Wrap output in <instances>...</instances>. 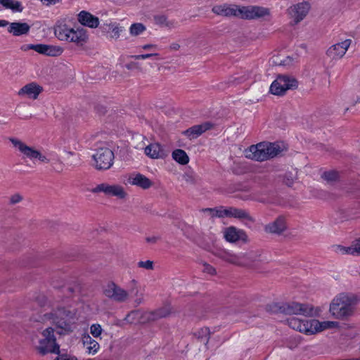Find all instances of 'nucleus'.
<instances>
[{
	"label": "nucleus",
	"mask_w": 360,
	"mask_h": 360,
	"mask_svg": "<svg viewBox=\"0 0 360 360\" xmlns=\"http://www.w3.org/2000/svg\"><path fill=\"white\" fill-rule=\"evenodd\" d=\"M82 342L85 348L86 353L89 355H95L100 350L99 343L89 334H84L82 335Z\"/></svg>",
	"instance_id": "5701e85b"
},
{
	"label": "nucleus",
	"mask_w": 360,
	"mask_h": 360,
	"mask_svg": "<svg viewBox=\"0 0 360 360\" xmlns=\"http://www.w3.org/2000/svg\"><path fill=\"white\" fill-rule=\"evenodd\" d=\"M179 48H180V45L176 42H174L170 44V49L172 50L177 51L179 49Z\"/></svg>",
	"instance_id": "864d4df0"
},
{
	"label": "nucleus",
	"mask_w": 360,
	"mask_h": 360,
	"mask_svg": "<svg viewBox=\"0 0 360 360\" xmlns=\"http://www.w3.org/2000/svg\"><path fill=\"white\" fill-rule=\"evenodd\" d=\"M158 56V53H147V54H141V55H136L132 56L131 58H135L136 60H145L153 56Z\"/></svg>",
	"instance_id": "a18cd8bd"
},
{
	"label": "nucleus",
	"mask_w": 360,
	"mask_h": 360,
	"mask_svg": "<svg viewBox=\"0 0 360 360\" xmlns=\"http://www.w3.org/2000/svg\"><path fill=\"white\" fill-rule=\"evenodd\" d=\"M220 257L231 264L236 265H248L254 259L252 253H240L236 255L231 252L224 251L221 253Z\"/></svg>",
	"instance_id": "4468645a"
},
{
	"label": "nucleus",
	"mask_w": 360,
	"mask_h": 360,
	"mask_svg": "<svg viewBox=\"0 0 360 360\" xmlns=\"http://www.w3.org/2000/svg\"><path fill=\"white\" fill-rule=\"evenodd\" d=\"M202 271L210 275H214L216 274V269L207 263L203 264Z\"/></svg>",
	"instance_id": "37998d69"
},
{
	"label": "nucleus",
	"mask_w": 360,
	"mask_h": 360,
	"mask_svg": "<svg viewBox=\"0 0 360 360\" xmlns=\"http://www.w3.org/2000/svg\"><path fill=\"white\" fill-rule=\"evenodd\" d=\"M360 103V96H357L355 103Z\"/></svg>",
	"instance_id": "052dcab7"
},
{
	"label": "nucleus",
	"mask_w": 360,
	"mask_h": 360,
	"mask_svg": "<svg viewBox=\"0 0 360 360\" xmlns=\"http://www.w3.org/2000/svg\"><path fill=\"white\" fill-rule=\"evenodd\" d=\"M153 20L155 24L161 27L171 30L178 27V22L175 20H170L164 15H155Z\"/></svg>",
	"instance_id": "7c9ffc66"
},
{
	"label": "nucleus",
	"mask_w": 360,
	"mask_h": 360,
	"mask_svg": "<svg viewBox=\"0 0 360 360\" xmlns=\"http://www.w3.org/2000/svg\"><path fill=\"white\" fill-rule=\"evenodd\" d=\"M350 249V246L349 247H344L342 245H337L335 247V251L338 253L342 254V255H351V253L349 252Z\"/></svg>",
	"instance_id": "79ce46f5"
},
{
	"label": "nucleus",
	"mask_w": 360,
	"mask_h": 360,
	"mask_svg": "<svg viewBox=\"0 0 360 360\" xmlns=\"http://www.w3.org/2000/svg\"><path fill=\"white\" fill-rule=\"evenodd\" d=\"M225 240L229 243H236L239 240L247 242L248 240L246 233L235 226H229L223 230Z\"/></svg>",
	"instance_id": "f3484780"
},
{
	"label": "nucleus",
	"mask_w": 360,
	"mask_h": 360,
	"mask_svg": "<svg viewBox=\"0 0 360 360\" xmlns=\"http://www.w3.org/2000/svg\"><path fill=\"white\" fill-rule=\"evenodd\" d=\"M194 336L205 344L207 343L210 337V330L208 328H202L194 332Z\"/></svg>",
	"instance_id": "f704fd0d"
},
{
	"label": "nucleus",
	"mask_w": 360,
	"mask_h": 360,
	"mask_svg": "<svg viewBox=\"0 0 360 360\" xmlns=\"http://www.w3.org/2000/svg\"><path fill=\"white\" fill-rule=\"evenodd\" d=\"M204 212L207 213L211 217H216L217 208H206L202 210Z\"/></svg>",
	"instance_id": "8fccbe9b"
},
{
	"label": "nucleus",
	"mask_w": 360,
	"mask_h": 360,
	"mask_svg": "<svg viewBox=\"0 0 360 360\" xmlns=\"http://www.w3.org/2000/svg\"><path fill=\"white\" fill-rule=\"evenodd\" d=\"M103 32H106L109 37L117 39L124 32V27L116 22L105 23L101 27Z\"/></svg>",
	"instance_id": "bb28decb"
},
{
	"label": "nucleus",
	"mask_w": 360,
	"mask_h": 360,
	"mask_svg": "<svg viewBox=\"0 0 360 360\" xmlns=\"http://www.w3.org/2000/svg\"><path fill=\"white\" fill-rule=\"evenodd\" d=\"M59 0H41V1L42 2L43 4L46 5V6H51V5H54L56 4L57 2H58Z\"/></svg>",
	"instance_id": "3c124183"
},
{
	"label": "nucleus",
	"mask_w": 360,
	"mask_h": 360,
	"mask_svg": "<svg viewBox=\"0 0 360 360\" xmlns=\"http://www.w3.org/2000/svg\"><path fill=\"white\" fill-rule=\"evenodd\" d=\"M212 12L217 15L231 17H238V6L237 5H216L212 9Z\"/></svg>",
	"instance_id": "393cba45"
},
{
	"label": "nucleus",
	"mask_w": 360,
	"mask_h": 360,
	"mask_svg": "<svg viewBox=\"0 0 360 360\" xmlns=\"http://www.w3.org/2000/svg\"><path fill=\"white\" fill-rule=\"evenodd\" d=\"M54 360H78L77 357L69 354L58 355Z\"/></svg>",
	"instance_id": "de8ad7c7"
},
{
	"label": "nucleus",
	"mask_w": 360,
	"mask_h": 360,
	"mask_svg": "<svg viewBox=\"0 0 360 360\" xmlns=\"http://www.w3.org/2000/svg\"><path fill=\"white\" fill-rule=\"evenodd\" d=\"M288 326L300 333L306 335H314L322 332L328 328L338 327V322L325 321H319L316 319H301L297 317H291L287 320Z\"/></svg>",
	"instance_id": "7ed1b4c3"
},
{
	"label": "nucleus",
	"mask_w": 360,
	"mask_h": 360,
	"mask_svg": "<svg viewBox=\"0 0 360 360\" xmlns=\"http://www.w3.org/2000/svg\"><path fill=\"white\" fill-rule=\"evenodd\" d=\"M8 140L12 143L13 146L20 153L23 158L29 159L33 162H35L37 160L44 163H49L51 160L60 162L57 155L54 156L51 160L49 159L39 150L34 147L27 146L18 139L9 137Z\"/></svg>",
	"instance_id": "39448f33"
},
{
	"label": "nucleus",
	"mask_w": 360,
	"mask_h": 360,
	"mask_svg": "<svg viewBox=\"0 0 360 360\" xmlns=\"http://www.w3.org/2000/svg\"><path fill=\"white\" fill-rule=\"evenodd\" d=\"M285 183L287 185L291 186V184H292V180L290 181L288 178H286Z\"/></svg>",
	"instance_id": "bf43d9fd"
},
{
	"label": "nucleus",
	"mask_w": 360,
	"mask_h": 360,
	"mask_svg": "<svg viewBox=\"0 0 360 360\" xmlns=\"http://www.w3.org/2000/svg\"><path fill=\"white\" fill-rule=\"evenodd\" d=\"M289 180H290V181H291V180H292V181H293L292 178V179H291V178H289Z\"/></svg>",
	"instance_id": "680f3d73"
},
{
	"label": "nucleus",
	"mask_w": 360,
	"mask_h": 360,
	"mask_svg": "<svg viewBox=\"0 0 360 360\" xmlns=\"http://www.w3.org/2000/svg\"><path fill=\"white\" fill-rule=\"evenodd\" d=\"M351 43L352 40L349 39L338 42L328 49L327 55L333 60H338L345 55Z\"/></svg>",
	"instance_id": "a211bd4d"
},
{
	"label": "nucleus",
	"mask_w": 360,
	"mask_h": 360,
	"mask_svg": "<svg viewBox=\"0 0 360 360\" xmlns=\"http://www.w3.org/2000/svg\"><path fill=\"white\" fill-rule=\"evenodd\" d=\"M39 321L49 323L54 328L50 326L41 331L39 344L35 346L36 349L41 355L58 353L59 345L56 343L54 330L59 335L72 333L77 327V311L66 302H63L53 307L51 311L43 314Z\"/></svg>",
	"instance_id": "f257e3e1"
},
{
	"label": "nucleus",
	"mask_w": 360,
	"mask_h": 360,
	"mask_svg": "<svg viewBox=\"0 0 360 360\" xmlns=\"http://www.w3.org/2000/svg\"><path fill=\"white\" fill-rule=\"evenodd\" d=\"M311 9V4L307 1H302L290 6L287 13L295 24L303 20Z\"/></svg>",
	"instance_id": "f8f14e48"
},
{
	"label": "nucleus",
	"mask_w": 360,
	"mask_h": 360,
	"mask_svg": "<svg viewBox=\"0 0 360 360\" xmlns=\"http://www.w3.org/2000/svg\"><path fill=\"white\" fill-rule=\"evenodd\" d=\"M103 295L110 300L119 303L127 302L130 297L127 290L113 282L108 283L104 287Z\"/></svg>",
	"instance_id": "1a4fd4ad"
},
{
	"label": "nucleus",
	"mask_w": 360,
	"mask_h": 360,
	"mask_svg": "<svg viewBox=\"0 0 360 360\" xmlns=\"http://www.w3.org/2000/svg\"><path fill=\"white\" fill-rule=\"evenodd\" d=\"M91 191L94 193H103L105 195L116 197L119 199H124L127 195L123 186L119 184L102 183L94 187Z\"/></svg>",
	"instance_id": "ddd939ff"
},
{
	"label": "nucleus",
	"mask_w": 360,
	"mask_h": 360,
	"mask_svg": "<svg viewBox=\"0 0 360 360\" xmlns=\"http://www.w3.org/2000/svg\"><path fill=\"white\" fill-rule=\"evenodd\" d=\"M226 217L243 220L246 224L254 222L253 218L245 210L232 207H227Z\"/></svg>",
	"instance_id": "c85d7f7f"
},
{
	"label": "nucleus",
	"mask_w": 360,
	"mask_h": 360,
	"mask_svg": "<svg viewBox=\"0 0 360 360\" xmlns=\"http://www.w3.org/2000/svg\"><path fill=\"white\" fill-rule=\"evenodd\" d=\"M138 266L146 270H153L154 269L153 262L151 260L140 261L138 262Z\"/></svg>",
	"instance_id": "ea45409f"
},
{
	"label": "nucleus",
	"mask_w": 360,
	"mask_h": 360,
	"mask_svg": "<svg viewBox=\"0 0 360 360\" xmlns=\"http://www.w3.org/2000/svg\"><path fill=\"white\" fill-rule=\"evenodd\" d=\"M270 15L269 8L258 6H238V18L247 20L261 18Z\"/></svg>",
	"instance_id": "9d476101"
},
{
	"label": "nucleus",
	"mask_w": 360,
	"mask_h": 360,
	"mask_svg": "<svg viewBox=\"0 0 360 360\" xmlns=\"http://www.w3.org/2000/svg\"><path fill=\"white\" fill-rule=\"evenodd\" d=\"M131 292H134V302L138 304H141L143 300V293L139 290V288L138 287L132 288Z\"/></svg>",
	"instance_id": "4c0bfd02"
},
{
	"label": "nucleus",
	"mask_w": 360,
	"mask_h": 360,
	"mask_svg": "<svg viewBox=\"0 0 360 360\" xmlns=\"http://www.w3.org/2000/svg\"><path fill=\"white\" fill-rule=\"evenodd\" d=\"M8 25V21L5 20H0V27H6Z\"/></svg>",
	"instance_id": "4d7b16f0"
},
{
	"label": "nucleus",
	"mask_w": 360,
	"mask_h": 360,
	"mask_svg": "<svg viewBox=\"0 0 360 360\" xmlns=\"http://www.w3.org/2000/svg\"><path fill=\"white\" fill-rule=\"evenodd\" d=\"M46 302V298L44 296H42L41 297L38 298V302L41 305L44 306Z\"/></svg>",
	"instance_id": "5fc2aeb1"
},
{
	"label": "nucleus",
	"mask_w": 360,
	"mask_h": 360,
	"mask_svg": "<svg viewBox=\"0 0 360 360\" xmlns=\"http://www.w3.org/2000/svg\"><path fill=\"white\" fill-rule=\"evenodd\" d=\"M90 334L94 338H99L101 339V335L103 331L101 326L98 323H94L91 325L90 328Z\"/></svg>",
	"instance_id": "c9c22d12"
},
{
	"label": "nucleus",
	"mask_w": 360,
	"mask_h": 360,
	"mask_svg": "<svg viewBox=\"0 0 360 360\" xmlns=\"http://www.w3.org/2000/svg\"><path fill=\"white\" fill-rule=\"evenodd\" d=\"M78 22L83 26L89 28H96L99 25V19L98 17L94 16L89 12L82 11L77 16Z\"/></svg>",
	"instance_id": "412c9836"
},
{
	"label": "nucleus",
	"mask_w": 360,
	"mask_h": 360,
	"mask_svg": "<svg viewBox=\"0 0 360 360\" xmlns=\"http://www.w3.org/2000/svg\"><path fill=\"white\" fill-rule=\"evenodd\" d=\"M212 125L209 122H205L202 124L195 125L186 131H184V134L190 139H196L199 136H200L202 133L206 131L207 130L211 128Z\"/></svg>",
	"instance_id": "c756f323"
},
{
	"label": "nucleus",
	"mask_w": 360,
	"mask_h": 360,
	"mask_svg": "<svg viewBox=\"0 0 360 360\" xmlns=\"http://www.w3.org/2000/svg\"><path fill=\"white\" fill-rule=\"evenodd\" d=\"M155 47H156V46L154 44H146V45L143 46V49H154Z\"/></svg>",
	"instance_id": "6e6d98bb"
},
{
	"label": "nucleus",
	"mask_w": 360,
	"mask_h": 360,
	"mask_svg": "<svg viewBox=\"0 0 360 360\" xmlns=\"http://www.w3.org/2000/svg\"><path fill=\"white\" fill-rule=\"evenodd\" d=\"M338 176V174L335 171L326 172L322 175V177L328 181H335L337 179Z\"/></svg>",
	"instance_id": "58836bf2"
},
{
	"label": "nucleus",
	"mask_w": 360,
	"mask_h": 360,
	"mask_svg": "<svg viewBox=\"0 0 360 360\" xmlns=\"http://www.w3.org/2000/svg\"><path fill=\"white\" fill-rule=\"evenodd\" d=\"M186 181L187 182H193V179L192 176H187V178L186 179Z\"/></svg>",
	"instance_id": "13d9d810"
},
{
	"label": "nucleus",
	"mask_w": 360,
	"mask_h": 360,
	"mask_svg": "<svg viewBox=\"0 0 360 360\" xmlns=\"http://www.w3.org/2000/svg\"><path fill=\"white\" fill-rule=\"evenodd\" d=\"M0 360H1V359H0Z\"/></svg>",
	"instance_id": "0e129e2a"
},
{
	"label": "nucleus",
	"mask_w": 360,
	"mask_h": 360,
	"mask_svg": "<svg viewBox=\"0 0 360 360\" xmlns=\"http://www.w3.org/2000/svg\"><path fill=\"white\" fill-rule=\"evenodd\" d=\"M349 252L352 255H360V238L352 242Z\"/></svg>",
	"instance_id": "e433bc0d"
},
{
	"label": "nucleus",
	"mask_w": 360,
	"mask_h": 360,
	"mask_svg": "<svg viewBox=\"0 0 360 360\" xmlns=\"http://www.w3.org/2000/svg\"><path fill=\"white\" fill-rule=\"evenodd\" d=\"M287 150L283 143L261 142L245 150L247 158L256 161H264L274 158Z\"/></svg>",
	"instance_id": "f03ea898"
},
{
	"label": "nucleus",
	"mask_w": 360,
	"mask_h": 360,
	"mask_svg": "<svg viewBox=\"0 0 360 360\" xmlns=\"http://www.w3.org/2000/svg\"><path fill=\"white\" fill-rule=\"evenodd\" d=\"M287 311L290 314H300L303 316H311L313 314V308L308 305L293 302L288 306Z\"/></svg>",
	"instance_id": "a878e982"
},
{
	"label": "nucleus",
	"mask_w": 360,
	"mask_h": 360,
	"mask_svg": "<svg viewBox=\"0 0 360 360\" xmlns=\"http://www.w3.org/2000/svg\"><path fill=\"white\" fill-rule=\"evenodd\" d=\"M23 200V197L19 193H15L9 198L11 205H15L20 202Z\"/></svg>",
	"instance_id": "a19ab883"
},
{
	"label": "nucleus",
	"mask_w": 360,
	"mask_h": 360,
	"mask_svg": "<svg viewBox=\"0 0 360 360\" xmlns=\"http://www.w3.org/2000/svg\"><path fill=\"white\" fill-rule=\"evenodd\" d=\"M8 32L15 37L27 34L31 27L27 22H8Z\"/></svg>",
	"instance_id": "b1692460"
},
{
	"label": "nucleus",
	"mask_w": 360,
	"mask_h": 360,
	"mask_svg": "<svg viewBox=\"0 0 360 360\" xmlns=\"http://www.w3.org/2000/svg\"><path fill=\"white\" fill-rule=\"evenodd\" d=\"M94 166L96 169L105 170L110 169L113 165L114 153L106 146H103L96 149L92 155Z\"/></svg>",
	"instance_id": "0eeeda50"
},
{
	"label": "nucleus",
	"mask_w": 360,
	"mask_h": 360,
	"mask_svg": "<svg viewBox=\"0 0 360 360\" xmlns=\"http://www.w3.org/2000/svg\"><path fill=\"white\" fill-rule=\"evenodd\" d=\"M169 314L167 309H160L155 311H132L129 313L124 320L129 323H145L166 317Z\"/></svg>",
	"instance_id": "423d86ee"
},
{
	"label": "nucleus",
	"mask_w": 360,
	"mask_h": 360,
	"mask_svg": "<svg viewBox=\"0 0 360 360\" xmlns=\"http://www.w3.org/2000/svg\"><path fill=\"white\" fill-rule=\"evenodd\" d=\"M172 158L181 165H186L189 162V158L186 153L181 149L175 150L172 153Z\"/></svg>",
	"instance_id": "473e14b6"
},
{
	"label": "nucleus",
	"mask_w": 360,
	"mask_h": 360,
	"mask_svg": "<svg viewBox=\"0 0 360 360\" xmlns=\"http://www.w3.org/2000/svg\"><path fill=\"white\" fill-rule=\"evenodd\" d=\"M160 240V237L159 236H149L146 238V242L150 244H155Z\"/></svg>",
	"instance_id": "49530a36"
},
{
	"label": "nucleus",
	"mask_w": 360,
	"mask_h": 360,
	"mask_svg": "<svg viewBox=\"0 0 360 360\" xmlns=\"http://www.w3.org/2000/svg\"><path fill=\"white\" fill-rule=\"evenodd\" d=\"M42 91V87L39 84L31 82L22 86L18 91L20 96H26L29 98L37 99Z\"/></svg>",
	"instance_id": "aec40b11"
},
{
	"label": "nucleus",
	"mask_w": 360,
	"mask_h": 360,
	"mask_svg": "<svg viewBox=\"0 0 360 360\" xmlns=\"http://www.w3.org/2000/svg\"><path fill=\"white\" fill-rule=\"evenodd\" d=\"M143 149L145 154L152 159L162 158L166 155L165 150L158 143H150Z\"/></svg>",
	"instance_id": "cd10ccee"
},
{
	"label": "nucleus",
	"mask_w": 360,
	"mask_h": 360,
	"mask_svg": "<svg viewBox=\"0 0 360 360\" xmlns=\"http://www.w3.org/2000/svg\"><path fill=\"white\" fill-rule=\"evenodd\" d=\"M286 228L285 218L283 216H279L274 221L266 224L264 227V230L269 233L281 234Z\"/></svg>",
	"instance_id": "4be33fe9"
},
{
	"label": "nucleus",
	"mask_w": 360,
	"mask_h": 360,
	"mask_svg": "<svg viewBox=\"0 0 360 360\" xmlns=\"http://www.w3.org/2000/svg\"><path fill=\"white\" fill-rule=\"evenodd\" d=\"M127 184L139 187L143 190L150 188L153 182L145 175L139 172H132L127 177Z\"/></svg>",
	"instance_id": "2eb2a0df"
},
{
	"label": "nucleus",
	"mask_w": 360,
	"mask_h": 360,
	"mask_svg": "<svg viewBox=\"0 0 360 360\" xmlns=\"http://www.w3.org/2000/svg\"><path fill=\"white\" fill-rule=\"evenodd\" d=\"M89 41V34L86 29L82 27H73L68 43H72L77 46H84Z\"/></svg>",
	"instance_id": "dca6fc26"
},
{
	"label": "nucleus",
	"mask_w": 360,
	"mask_h": 360,
	"mask_svg": "<svg viewBox=\"0 0 360 360\" xmlns=\"http://www.w3.org/2000/svg\"><path fill=\"white\" fill-rule=\"evenodd\" d=\"M146 30V27L141 22L133 23L132 25H131L129 30V34L132 37L139 36L143 34Z\"/></svg>",
	"instance_id": "72a5a7b5"
},
{
	"label": "nucleus",
	"mask_w": 360,
	"mask_h": 360,
	"mask_svg": "<svg viewBox=\"0 0 360 360\" xmlns=\"http://www.w3.org/2000/svg\"><path fill=\"white\" fill-rule=\"evenodd\" d=\"M20 50L22 51L34 50L40 54L53 57L60 56L64 51L63 48L60 46L43 44H23L20 46Z\"/></svg>",
	"instance_id": "9b49d317"
},
{
	"label": "nucleus",
	"mask_w": 360,
	"mask_h": 360,
	"mask_svg": "<svg viewBox=\"0 0 360 360\" xmlns=\"http://www.w3.org/2000/svg\"><path fill=\"white\" fill-rule=\"evenodd\" d=\"M2 8L16 12H21L23 8L21 3L16 0H0V11Z\"/></svg>",
	"instance_id": "2f4dec72"
},
{
	"label": "nucleus",
	"mask_w": 360,
	"mask_h": 360,
	"mask_svg": "<svg viewBox=\"0 0 360 360\" xmlns=\"http://www.w3.org/2000/svg\"><path fill=\"white\" fill-rule=\"evenodd\" d=\"M249 78H250V75L249 74L244 75L243 76L234 77V79H233V82L236 83V84H238V83H241V82H243L249 79Z\"/></svg>",
	"instance_id": "09e8293b"
},
{
	"label": "nucleus",
	"mask_w": 360,
	"mask_h": 360,
	"mask_svg": "<svg viewBox=\"0 0 360 360\" xmlns=\"http://www.w3.org/2000/svg\"><path fill=\"white\" fill-rule=\"evenodd\" d=\"M358 301V297L354 294L340 293L333 299L329 311L335 318L345 319L353 314Z\"/></svg>",
	"instance_id": "20e7f679"
},
{
	"label": "nucleus",
	"mask_w": 360,
	"mask_h": 360,
	"mask_svg": "<svg viewBox=\"0 0 360 360\" xmlns=\"http://www.w3.org/2000/svg\"><path fill=\"white\" fill-rule=\"evenodd\" d=\"M127 68L128 70H132V69H135V68H138V64L136 63H128L127 65H126Z\"/></svg>",
	"instance_id": "603ef678"
},
{
	"label": "nucleus",
	"mask_w": 360,
	"mask_h": 360,
	"mask_svg": "<svg viewBox=\"0 0 360 360\" xmlns=\"http://www.w3.org/2000/svg\"><path fill=\"white\" fill-rule=\"evenodd\" d=\"M216 217H227V207H220L217 208Z\"/></svg>",
	"instance_id": "c03bdc74"
},
{
	"label": "nucleus",
	"mask_w": 360,
	"mask_h": 360,
	"mask_svg": "<svg viewBox=\"0 0 360 360\" xmlns=\"http://www.w3.org/2000/svg\"><path fill=\"white\" fill-rule=\"evenodd\" d=\"M72 28L65 20H58L53 27L54 35L58 40L67 42Z\"/></svg>",
	"instance_id": "6ab92c4d"
},
{
	"label": "nucleus",
	"mask_w": 360,
	"mask_h": 360,
	"mask_svg": "<svg viewBox=\"0 0 360 360\" xmlns=\"http://www.w3.org/2000/svg\"><path fill=\"white\" fill-rule=\"evenodd\" d=\"M88 360H95V359H88Z\"/></svg>",
	"instance_id": "e2e57ef3"
},
{
	"label": "nucleus",
	"mask_w": 360,
	"mask_h": 360,
	"mask_svg": "<svg viewBox=\"0 0 360 360\" xmlns=\"http://www.w3.org/2000/svg\"><path fill=\"white\" fill-rule=\"evenodd\" d=\"M297 80L289 75H281L271 83L270 92L276 96H283L287 91L296 89Z\"/></svg>",
	"instance_id": "6e6552de"
}]
</instances>
